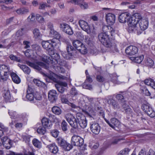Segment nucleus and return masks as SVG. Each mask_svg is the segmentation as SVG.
I'll return each mask as SVG.
<instances>
[{
	"instance_id": "51",
	"label": "nucleus",
	"mask_w": 155,
	"mask_h": 155,
	"mask_svg": "<svg viewBox=\"0 0 155 155\" xmlns=\"http://www.w3.org/2000/svg\"><path fill=\"white\" fill-rule=\"evenodd\" d=\"M26 97L29 101H33L34 98V94H27Z\"/></svg>"
},
{
	"instance_id": "3",
	"label": "nucleus",
	"mask_w": 155,
	"mask_h": 155,
	"mask_svg": "<svg viewBox=\"0 0 155 155\" xmlns=\"http://www.w3.org/2000/svg\"><path fill=\"white\" fill-rule=\"evenodd\" d=\"M107 33H101L98 35V38L103 45L107 48H111L112 46Z\"/></svg>"
},
{
	"instance_id": "45",
	"label": "nucleus",
	"mask_w": 155,
	"mask_h": 155,
	"mask_svg": "<svg viewBox=\"0 0 155 155\" xmlns=\"http://www.w3.org/2000/svg\"><path fill=\"white\" fill-rule=\"evenodd\" d=\"M65 29H64V32L69 35H72L73 34V31L69 25Z\"/></svg>"
},
{
	"instance_id": "48",
	"label": "nucleus",
	"mask_w": 155,
	"mask_h": 155,
	"mask_svg": "<svg viewBox=\"0 0 155 155\" xmlns=\"http://www.w3.org/2000/svg\"><path fill=\"white\" fill-rule=\"evenodd\" d=\"M35 16L33 13H32L28 18V21L29 22H34L35 21Z\"/></svg>"
},
{
	"instance_id": "27",
	"label": "nucleus",
	"mask_w": 155,
	"mask_h": 155,
	"mask_svg": "<svg viewBox=\"0 0 155 155\" xmlns=\"http://www.w3.org/2000/svg\"><path fill=\"white\" fill-rule=\"evenodd\" d=\"M42 47L47 50H52V45L48 41H43L42 42Z\"/></svg>"
},
{
	"instance_id": "59",
	"label": "nucleus",
	"mask_w": 155,
	"mask_h": 155,
	"mask_svg": "<svg viewBox=\"0 0 155 155\" xmlns=\"http://www.w3.org/2000/svg\"><path fill=\"white\" fill-rule=\"evenodd\" d=\"M66 49L67 51H68V52H71V51L74 49V48L71 45H68Z\"/></svg>"
},
{
	"instance_id": "53",
	"label": "nucleus",
	"mask_w": 155,
	"mask_h": 155,
	"mask_svg": "<svg viewBox=\"0 0 155 155\" xmlns=\"http://www.w3.org/2000/svg\"><path fill=\"white\" fill-rule=\"evenodd\" d=\"M36 20L40 23H43L44 21V19L42 16L39 14H37L36 17Z\"/></svg>"
},
{
	"instance_id": "14",
	"label": "nucleus",
	"mask_w": 155,
	"mask_h": 155,
	"mask_svg": "<svg viewBox=\"0 0 155 155\" xmlns=\"http://www.w3.org/2000/svg\"><path fill=\"white\" fill-rule=\"evenodd\" d=\"M106 20L107 23L109 25H112L115 21V15L113 14L109 13L106 15Z\"/></svg>"
},
{
	"instance_id": "32",
	"label": "nucleus",
	"mask_w": 155,
	"mask_h": 155,
	"mask_svg": "<svg viewBox=\"0 0 155 155\" xmlns=\"http://www.w3.org/2000/svg\"><path fill=\"white\" fill-rule=\"evenodd\" d=\"M52 112L56 115H59L62 113L61 109L58 107L54 106L52 108Z\"/></svg>"
},
{
	"instance_id": "35",
	"label": "nucleus",
	"mask_w": 155,
	"mask_h": 155,
	"mask_svg": "<svg viewBox=\"0 0 155 155\" xmlns=\"http://www.w3.org/2000/svg\"><path fill=\"white\" fill-rule=\"evenodd\" d=\"M32 143L35 147L40 148L41 147V143L38 139L36 138H34L32 140Z\"/></svg>"
},
{
	"instance_id": "19",
	"label": "nucleus",
	"mask_w": 155,
	"mask_h": 155,
	"mask_svg": "<svg viewBox=\"0 0 155 155\" xmlns=\"http://www.w3.org/2000/svg\"><path fill=\"white\" fill-rule=\"evenodd\" d=\"M56 77L59 79L63 80H65L67 78L65 77L62 75L56 76L55 74L53 73H51L48 76V78L50 80L56 82L57 81V80L56 78Z\"/></svg>"
},
{
	"instance_id": "46",
	"label": "nucleus",
	"mask_w": 155,
	"mask_h": 155,
	"mask_svg": "<svg viewBox=\"0 0 155 155\" xmlns=\"http://www.w3.org/2000/svg\"><path fill=\"white\" fill-rule=\"evenodd\" d=\"M34 98L37 100L40 101L42 99V96L39 92H36L34 94Z\"/></svg>"
},
{
	"instance_id": "44",
	"label": "nucleus",
	"mask_w": 155,
	"mask_h": 155,
	"mask_svg": "<svg viewBox=\"0 0 155 155\" xmlns=\"http://www.w3.org/2000/svg\"><path fill=\"white\" fill-rule=\"evenodd\" d=\"M130 151L129 149L125 148L120 152L119 155H128Z\"/></svg>"
},
{
	"instance_id": "4",
	"label": "nucleus",
	"mask_w": 155,
	"mask_h": 155,
	"mask_svg": "<svg viewBox=\"0 0 155 155\" xmlns=\"http://www.w3.org/2000/svg\"><path fill=\"white\" fill-rule=\"evenodd\" d=\"M56 140L58 145L62 147L64 150L69 151L72 148V146L70 144L61 137H59Z\"/></svg>"
},
{
	"instance_id": "15",
	"label": "nucleus",
	"mask_w": 155,
	"mask_h": 155,
	"mask_svg": "<svg viewBox=\"0 0 155 155\" xmlns=\"http://www.w3.org/2000/svg\"><path fill=\"white\" fill-rule=\"evenodd\" d=\"M106 122L111 127L114 129L116 127H118L120 124V122L115 118H112L110 121H107Z\"/></svg>"
},
{
	"instance_id": "63",
	"label": "nucleus",
	"mask_w": 155,
	"mask_h": 155,
	"mask_svg": "<svg viewBox=\"0 0 155 155\" xmlns=\"http://www.w3.org/2000/svg\"><path fill=\"white\" fill-rule=\"evenodd\" d=\"M24 29L21 28V29L19 30L16 32V35L18 36H22L23 35L24 33Z\"/></svg>"
},
{
	"instance_id": "33",
	"label": "nucleus",
	"mask_w": 155,
	"mask_h": 155,
	"mask_svg": "<svg viewBox=\"0 0 155 155\" xmlns=\"http://www.w3.org/2000/svg\"><path fill=\"white\" fill-rule=\"evenodd\" d=\"M18 65L25 73L27 74H29L30 72V69L26 65H20V64H18Z\"/></svg>"
},
{
	"instance_id": "47",
	"label": "nucleus",
	"mask_w": 155,
	"mask_h": 155,
	"mask_svg": "<svg viewBox=\"0 0 155 155\" xmlns=\"http://www.w3.org/2000/svg\"><path fill=\"white\" fill-rule=\"evenodd\" d=\"M54 68L55 69L56 71L61 73L63 74L65 72L64 69L62 67L55 66Z\"/></svg>"
},
{
	"instance_id": "22",
	"label": "nucleus",
	"mask_w": 155,
	"mask_h": 155,
	"mask_svg": "<svg viewBox=\"0 0 155 155\" xmlns=\"http://www.w3.org/2000/svg\"><path fill=\"white\" fill-rule=\"evenodd\" d=\"M47 147L51 153L54 154L56 153L58 150V147L55 143H52L49 145L47 146Z\"/></svg>"
},
{
	"instance_id": "30",
	"label": "nucleus",
	"mask_w": 155,
	"mask_h": 155,
	"mask_svg": "<svg viewBox=\"0 0 155 155\" xmlns=\"http://www.w3.org/2000/svg\"><path fill=\"white\" fill-rule=\"evenodd\" d=\"M130 58L133 62L140 64L142 61L143 58V56L142 55L136 57H130Z\"/></svg>"
},
{
	"instance_id": "18",
	"label": "nucleus",
	"mask_w": 155,
	"mask_h": 155,
	"mask_svg": "<svg viewBox=\"0 0 155 155\" xmlns=\"http://www.w3.org/2000/svg\"><path fill=\"white\" fill-rule=\"evenodd\" d=\"M136 25L137 24H135L134 25L130 23V22L128 24L129 26V30L130 31L137 33V35H139L141 33L142 31H140L139 28L137 27L136 26Z\"/></svg>"
},
{
	"instance_id": "55",
	"label": "nucleus",
	"mask_w": 155,
	"mask_h": 155,
	"mask_svg": "<svg viewBox=\"0 0 155 155\" xmlns=\"http://www.w3.org/2000/svg\"><path fill=\"white\" fill-rule=\"evenodd\" d=\"M83 88L88 89L90 90H91L92 89V86L90 84H86L84 83L83 85Z\"/></svg>"
},
{
	"instance_id": "58",
	"label": "nucleus",
	"mask_w": 155,
	"mask_h": 155,
	"mask_svg": "<svg viewBox=\"0 0 155 155\" xmlns=\"http://www.w3.org/2000/svg\"><path fill=\"white\" fill-rule=\"evenodd\" d=\"M32 51L29 49H27L24 52L25 55L28 57H31V53Z\"/></svg>"
},
{
	"instance_id": "64",
	"label": "nucleus",
	"mask_w": 155,
	"mask_h": 155,
	"mask_svg": "<svg viewBox=\"0 0 155 155\" xmlns=\"http://www.w3.org/2000/svg\"><path fill=\"white\" fill-rule=\"evenodd\" d=\"M97 80L100 82H102L104 81V78L101 76L98 75L97 77Z\"/></svg>"
},
{
	"instance_id": "1",
	"label": "nucleus",
	"mask_w": 155,
	"mask_h": 155,
	"mask_svg": "<svg viewBox=\"0 0 155 155\" xmlns=\"http://www.w3.org/2000/svg\"><path fill=\"white\" fill-rule=\"evenodd\" d=\"M65 118L71 127L74 129L78 128V123L82 128H85L87 125L86 118L81 113H77L76 118L72 114L68 113L65 115Z\"/></svg>"
},
{
	"instance_id": "56",
	"label": "nucleus",
	"mask_w": 155,
	"mask_h": 155,
	"mask_svg": "<svg viewBox=\"0 0 155 155\" xmlns=\"http://www.w3.org/2000/svg\"><path fill=\"white\" fill-rule=\"evenodd\" d=\"M45 7H50V6L49 5H47L46 3H40L39 4V9H44Z\"/></svg>"
},
{
	"instance_id": "25",
	"label": "nucleus",
	"mask_w": 155,
	"mask_h": 155,
	"mask_svg": "<svg viewBox=\"0 0 155 155\" xmlns=\"http://www.w3.org/2000/svg\"><path fill=\"white\" fill-rule=\"evenodd\" d=\"M144 84L150 86L152 88L155 89V82L150 78L145 79L144 81Z\"/></svg>"
},
{
	"instance_id": "34",
	"label": "nucleus",
	"mask_w": 155,
	"mask_h": 155,
	"mask_svg": "<svg viewBox=\"0 0 155 155\" xmlns=\"http://www.w3.org/2000/svg\"><path fill=\"white\" fill-rule=\"evenodd\" d=\"M33 33L34 38L36 39L40 38L42 36L39 31V29L37 28H35L33 31Z\"/></svg>"
},
{
	"instance_id": "12",
	"label": "nucleus",
	"mask_w": 155,
	"mask_h": 155,
	"mask_svg": "<svg viewBox=\"0 0 155 155\" xmlns=\"http://www.w3.org/2000/svg\"><path fill=\"white\" fill-rule=\"evenodd\" d=\"M48 98L51 102H55L58 99V94L56 91L52 90L49 91L48 93Z\"/></svg>"
},
{
	"instance_id": "24",
	"label": "nucleus",
	"mask_w": 155,
	"mask_h": 155,
	"mask_svg": "<svg viewBox=\"0 0 155 155\" xmlns=\"http://www.w3.org/2000/svg\"><path fill=\"white\" fill-rule=\"evenodd\" d=\"M51 64L52 65H54L58 63V60L59 59L60 57L58 54L55 53L51 56Z\"/></svg>"
},
{
	"instance_id": "21",
	"label": "nucleus",
	"mask_w": 155,
	"mask_h": 155,
	"mask_svg": "<svg viewBox=\"0 0 155 155\" xmlns=\"http://www.w3.org/2000/svg\"><path fill=\"white\" fill-rule=\"evenodd\" d=\"M107 103L111 105L113 107L114 109H119L120 107L119 104V103L116 102L112 99H109L107 100Z\"/></svg>"
},
{
	"instance_id": "50",
	"label": "nucleus",
	"mask_w": 155,
	"mask_h": 155,
	"mask_svg": "<svg viewBox=\"0 0 155 155\" xmlns=\"http://www.w3.org/2000/svg\"><path fill=\"white\" fill-rule=\"evenodd\" d=\"M9 74H2L0 75L1 77V81H6L7 80L8 78V75Z\"/></svg>"
},
{
	"instance_id": "40",
	"label": "nucleus",
	"mask_w": 155,
	"mask_h": 155,
	"mask_svg": "<svg viewBox=\"0 0 155 155\" xmlns=\"http://www.w3.org/2000/svg\"><path fill=\"white\" fill-rule=\"evenodd\" d=\"M41 126L39 127L37 130V132L38 133L40 134L43 135L46 132V129L45 127Z\"/></svg>"
},
{
	"instance_id": "13",
	"label": "nucleus",
	"mask_w": 155,
	"mask_h": 155,
	"mask_svg": "<svg viewBox=\"0 0 155 155\" xmlns=\"http://www.w3.org/2000/svg\"><path fill=\"white\" fill-rule=\"evenodd\" d=\"M125 51L127 54L131 55L136 54L138 51V49L136 46L131 45L127 47Z\"/></svg>"
},
{
	"instance_id": "49",
	"label": "nucleus",
	"mask_w": 155,
	"mask_h": 155,
	"mask_svg": "<svg viewBox=\"0 0 155 155\" xmlns=\"http://www.w3.org/2000/svg\"><path fill=\"white\" fill-rule=\"evenodd\" d=\"M86 98L87 99V100L89 102V104L94 105H95V102H96L95 99L91 97H87Z\"/></svg>"
},
{
	"instance_id": "54",
	"label": "nucleus",
	"mask_w": 155,
	"mask_h": 155,
	"mask_svg": "<svg viewBox=\"0 0 155 155\" xmlns=\"http://www.w3.org/2000/svg\"><path fill=\"white\" fill-rule=\"evenodd\" d=\"M9 58L12 60L17 61L18 62H20L21 61L17 57L13 54L10 55L9 56Z\"/></svg>"
},
{
	"instance_id": "57",
	"label": "nucleus",
	"mask_w": 155,
	"mask_h": 155,
	"mask_svg": "<svg viewBox=\"0 0 155 155\" xmlns=\"http://www.w3.org/2000/svg\"><path fill=\"white\" fill-rule=\"evenodd\" d=\"M68 25L64 23H62L60 24V28L63 31H64V29H65L67 26H68Z\"/></svg>"
},
{
	"instance_id": "16",
	"label": "nucleus",
	"mask_w": 155,
	"mask_h": 155,
	"mask_svg": "<svg viewBox=\"0 0 155 155\" xmlns=\"http://www.w3.org/2000/svg\"><path fill=\"white\" fill-rule=\"evenodd\" d=\"M67 86L66 83L64 82L60 81L58 84L55 85V87L58 90L60 93L64 92L65 90L64 87H66Z\"/></svg>"
},
{
	"instance_id": "52",
	"label": "nucleus",
	"mask_w": 155,
	"mask_h": 155,
	"mask_svg": "<svg viewBox=\"0 0 155 155\" xmlns=\"http://www.w3.org/2000/svg\"><path fill=\"white\" fill-rule=\"evenodd\" d=\"M23 45L25 46L24 48L25 49L29 48L30 47V42L27 41H23Z\"/></svg>"
},
{
	"instance_id": "43",
	"label": "nucleus",
	"mask_w": 155,
	"mask_h": 155,
	"mask_svg": "<svg viewBox=\"0 0 155 155\" xmlns=\"http://www.w3.org/2000/svg\"><path fill=\"white\" fill-rule=\"evenodd\" d=\"M8 113L12 118L15 119L18 118L19 117V115L16 114V113L15 111L12 110L9 111Z\"/></svg>"
},
{
	"instance_id": "2",
	"label": "nucleus",
	"mask_w": 155,
	"mask_h": 155,
	"mask_svg": "<svg viewBox=\"0 0 155 155\" xmlns=\"http://www.w3.org/2000/svg\"><path fill=\"white\" fill-rule=\"evenodd\" d=\"M31 57L36 61H42L48 63V64H46L42 62H36V64H35L31 62L28 61H26L25 62L27 64L38 71H40L41 70V68L39 66L45 69H47L49 68L48 66V64H51V56L50 57L46 56L45 55H43L42 57L38 55L37 57Z\"/></svg>"
},
{
	"instance_id": "17",
	"label": "nucleus",
	"mask_w": 155,
	"mask_h": 155,
	"mask_svg": "<svg viewBox=\"0 0 155 155\" xmlns=\"http://www.w3.org/2000/svg\"><path fill=\"white\" fill-rule=\"evenodd\" d=\"M139 25L140 27L139 28L140 31L142 32L146 29L148 26V22L146 19H142L139 21Z\"/></svg>"
},
{
	"instance_id": "10",
	"label": "nucleus",
	"mask_w": 155,
	"mask_h": 155,
	"mask_svg": "<svg viewBox=\"0 0 155 155\" xmlns=\"http://www.w3.org/2000/svg\"><path fill=\"white\" fill-rule=\"evenodd\" d=\"M90 125V128L91 132L94 134H98L101 130V127L99 124L94 122H92Z\"/></svg>"
},
{
	"instance_id": "39",
	"label": "nucleus",
	"mask_w": 155,
	"mask_h": 155,
	"mask_svg": "<svg viewBox=\"0 0 155 155\" xmlns=\"http://www.w3.org/2000/svg\"><path fill=\"white\" fill-rule=\"evenodd\" d=\"M78 50L83 54H85L87 52V49L83 44L80 46V48H78Z\"/></svg>"
},
{
	"instance_id": "31",
	"label": "nucleus",
	"mask_w": 155,
	"mask_h": 155,
	"mask_svg": "<svg viewBox=\"0 0 155 155\" xmlns=\"http://www.w3.org/2000/svg\"><path fill=\"white\" fill-rule=\"evenodd\" d=\"M116 98L118 100L119 103L121 104V106L124 104H126V102L124 100V97L122 95L120 94H117L116 96Z\"/></svg>"
},
{
	"instance_id": "38",
	"label": "nucleus",
	"mask_w": 155,
	"mask_h": 155,
	"mask_svg": "<svg viewBox=\"0 0 155 155\" xmlns=\"http://www.w3.org/2000/svg\"><path fill=\"white\" fill-rule=\"evenodd\" d=\"M12 141L10 139L7 140L5 142L2 143L3 146L7 149H9L11 147Z\"/></svg>"
},
{
	"instance_id": "20",
	"label": "nucleus",
	"mask_w": 155,
	"mask_h": 155,
	"mask_svg": "<svg viewBox=\"0 0 155 155\" xmlns=\"http://www.w3.org/2000/svg\"><path fill=\"white\" fill-rule=\"evenodd\" d=\"M41 122L43 126L49 128H50L52 125L51 121L48 119L46 117H44L42 119Z\"/></svg>"
},
{
	"instance_id": "5",
	"label": "nucleus",
	"mask_w": 155,
	"mask_h": 155,
	"mask_svg": "<svg viewBox=\"0 0 155 155\" xmlns=\"http://www.w3.org/2000/svg\"><path fill=\"white\" fill-rule=\"evenodd\" d=\"M84 143L83 139L78 136L73 135L71 137V145L72 146L81 147Z\"/></svg>"
},
{
	"instance_id": "60",
	"label": "nucleus",
	"mask_w": 155,
	"mask_h": 155,
	"mask_svg": "<svg viewBox=\"0 0 155 155\" xmlns=\"http://www.w3.org/2000/svg\"><path fill=\"white\" fill-rule=\"evenodd\" d=\"M102 30L103 32V33H107L109 32V26L107 25H104L102 27Z\"/></svg>"
},
{
	"instance_id": "61",
	"label": "nucleus",
	"mask_w": 155,
	"mask_h": 155,
	"mask_svg": "<svg viewBox=\"0 0 155 155\" xmlns=\"http://www.w3.org/2000/svg\"><path fill=\"white\" fill-rule=\"evenodd\" d=\"M70 93L71 94L74 96H75L78 94L76 89L74 88H72Z\"/></svg>"
},
{
	"instance_id": "7",
	"label": "nucleus",
	"mask_w": 155,
	"mask_h": 155,
	"mask_svg": "<svg viewBox=\"0 0 155 155\" xmlns=\"http://www.w3.org/2000/svg\"><path fill=\"white\" fill-rule=\"evenodd\" d=\"M47 26L48 28L50 29V35L57 39H61V35L53 29V24L51 22H49L48 23Z\"/></svg>"
},
{
	"instance_id": "9",
	"label": "nucleus",
	"mask_w": 155,
	"mask_h": 155,
	"mask_svg": "<svg viewBox=\"0 0 155 155\" xmlns=\"http://www.w3.org/2000/svg\"><path fill=\"white\" fill-rule=\"evenodd\" d=\"M78 24L83 30L86 31L88 34L91 33L90 27L87 22L83 20H80L78 21Z\"/></svg>"
},
{
	"instance_id": "36",
	"label": "nucleus",
	"mask_w": 155,
	"mask_h": 155,
	"mask_svg": "<svg viewBox=\"0 0 155 155\" xmlns=\"http://www.w3.org/2000/svg\"><path fill=\"white\" fill-rule=\"evenodd\" d=\"M122 107L125 110V113L126 114H130L132 112V109L129 106L127 105L126 103L122 105Z\"/></svg>"
},
{
	"instance_id": "42",
	"label": "nucleus",
	"mask_w": 155,
	"mask_h": 155,
	"mask_svg": "<svg viewBox=\"0 0 155 155\" xmlns=\"http://www.w3.org/2000/svg\"><path fill=\"white\" fill-rule=\"evenodd\" d=\"M145 64L148 66H152L154 64L153 61L150 58H147L145 61Z\"/></svg>"
},
{
	"instance_id": "29",
	"label": "nucleus",
	"mask_w": 155,
	"mask_h": 155,
	"mask_svg": "<svg viewBox=\"0 0 155 155\" xmlns=\"http://www.w3.org/2000/svg\"><path fill=\"white\" fill-rule=\"evenodd\" d=\"M10 75L12 77V80L16 84H19L20 83V79L15 73H11Z\"/></svg>"
},
{
	"instance_id": "6",
	"label": "nucleus",
	"mask_w": 155,
	"mask_h": 155,
	"mask_svg": "<svg viewBox=\"0 0 155 155\" xmlns=\"http://www.w3.org/2000/svg\"><path fill=\"white\" fill-rule=\"evenodd\" d=\"M141 108L150 117H153L155 116V112L149 104H143Z\"/></svg>"
},
{
	"instance_id": "37",
	"label": "nucleus",
	"mask_w": 155,
	"mask_h": 155,
	"mask_svg": "<svg viewBox=\"0 0 155 155\" xmlns=\"http://www.w3.org/2000/svg\"><path fill=\"white\" fill-rule=\"evenodd\" d=\"M83 44L80 41L76 40L73 41V46L78 50Z\"/></svg>"
},
{
	"instance_id": "28",
	"label": "nucleus",
	"mask_w": 155,
	"mask_h": 155,
	"mask_svg": "<svg viewBox=\"0 0 155 155\" xmlns=\"http://www.w3.org/2000/svg\"><path fill=\"white\" fill-rule=\"evenodd\" d=\"M61 54L63 57L67 60L70 59L72 58L73 55L72 52H69L68 51H62Z\"/></svg>"
},
{
	"instance_id": "41",
	"label": "nucleus",
	"mask_w": 155,
	"mask_h": 155,
	"mask_svg": "<svg viewBox=\"0 0 155 155\" xmlns=\"http://www.w3.org/2000/svg\"><path fill=\"white\" fill-rule=\"evenodd\" d=\"M68 124L64 120H62L61 124V128L63 131H66L68 130Z\"/></svg>"
},
{
	"instance_id": "8",
	"label": "nucleus",
	"mask_w": 155,
	"mask_h": 155,
	"mask_svg": "<svg viewBox=\"0 0 155 155\" xmlns=\"http://www.w3.org/2000/svg\"><path fill=\"white\" fill-rule=\"evenodd\" d=\"M130 15L129 13L127 12L123 13L120 15L119 16V21L122 23L127 22L128 24L130 21Z\"/></svg>"
},
{
	"instance_id": "26",
	"label": "nucleus",
	"mask_w": 155,
	"mask_h": 155,
	"mask_svg": "<svg viewBox=\"0 0 155 155\" xmlns=\"http://www.w3.org/2000/svg\"><path fill=\"white\" fill-rule=\"evenodd\" d=\"M3 96L6 101L9 100L11 97L9 91L7 89L4 90L3 92Z\"/></svg>"
},
{
	"instance_id": "23",
	"label": "nucleus",
	"mask_w": 155,
	"mask_h": 155,
	"mask_svg": "<svg viewBox=\"0 0 155 155\" xmlns=\"http://www.w3.org/2000/svg\"><path fill=\"white\" fill-rule=\"evenodd\" d=\"M9 74V68L5 65H2L0 66V75L2 74Z\"/></svg>"
},
{
	"instance_id": "11",
	"label": "nucleus",
	"mask_w": 155,
	"mask_h": 155,
	"mask_svg": "<svg viewBox=\"0 0 155 155\" xmlns=\"http://www.w3.org/2000/svg\"><path fill=\"white\" fill-rule=\"evenodd\" d=\"M130 23L134 25L137 24L140 20L142 19L141 15L138 13L134 14L132 17H130Z\"/></svg>"
},
{
	"instance_id": "62",
	"label": "nucleus",
	"mask_w": 155,
	"mask_h": 155,
	"mask_svg": "<svg viewBox=\"0 0 155 155\" xmlns=\"http://www.w3.org/2000/svg\"><path fill=\"white\" fill-rule=\"evenodd\" d=\"M51 134L52 136L54 137H58V133L57 130H54L52 131Z\"/></svg>"
}]
</instances>
